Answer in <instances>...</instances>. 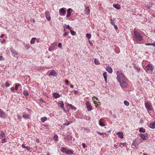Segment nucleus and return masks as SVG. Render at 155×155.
Here are the masks:
<instances>
[{"label": "nucleus", "mask_w": 155, "mask_h": 155, "mask_svg": "<svg viewBox=\"0 0 155 155\" xmlns=\"http://www.w3.org/2000/svg\"><path fill=\"white\" fill-rule=\"evenodd\" d=\"M117 79L119 82L121 87L123 88L127 87L128 84L127 82V78L120 71H118L116 72Z\"/></svg>", "instance_id": "obj_1"}, {"label": "nucleus", "mask_w": 155, "mask_h": 155, "mask_svg": "<svg viewBox=\"0 0 155 155\" xmlns=\"http://www.w3.org/2000/svg\"><path fill=\"white\" fill-rule=\"evenodd\" d=\"M134 35L133 37V39L136 41L140 42L143 40V37L142 34L139 32L135 31H134Z\"/></svg>", "instance_id": "obj_2"}, {"label": "nucleus", "mask_w": 155, "mask_h": 155, "mask_svg": "<svg viewBox=\"0 0 155 155\" xmlns=\"http://www.w3.org/2000/svg\"><path fill=\"white\" fill-rule=\"evenodd\" d=\"M61 151L63 153L70 155L73 154L74 152L73 150H69L68 148L64 147H61Z\"/></svg>", "instance_id": "obj_3"}, {"label": "nucleus", "mask_w": 155, "mask_h": 155, "mask_svg": "<svg viewBox=\"0 0 155 155\" xmlns=\"http://www.w3.org/2000/svg\"><path fill=\"white\" fill-rule=\"evenodd\" d=\"M144 69L146 71H149V72H152L154 69L152 64H149L147 65Z\"/></svg>", "instance_id": "obj_4"}, {"label": "nucleus", "mask_w": 155, "mask_h": 155, "mask_svg": "<svg viewBox=\"0 0 155 155\" xmlns=\"http://www.w3.org/2000/svg\"><path fill=\"white\" fill-rule=\"evenodd\" d=\"M145 106L148 111L152 110V106L151 103L149 102L145 103Z\"/></svg>", "instance_id": "obj_5"}, {"label": "nucleus", "mask_w": 155, "mask_h": 155, "mask_svg": "<svg viewBox=\"0 0 155 155\" xmlns=\"http://www.w3.org/2000/svg\"><path fill=\"white\" fill-rule=\"evenodd\" d=\"M7 117V114L2 109H0V118L5 119Z\"/></svg>", "instance_id": "obj_6"}, {"label": "nucleus", "mask_w": 155, "mask_h": 155, "mask_svg": "<svg viewBox=\"0 0 155 155\" xmlns=\"http://www.w3.org/2000/svg\"><path fill=\"white\" fill-rule=\"evenodd\" d=\"M86 105L87 107V110L88 111H91L92 109V106L90 103L88 101H87L86 103Z\"/></svg>", "instance_id": "obj_7"}, {"label": "nucleus", "mask_w": 155, "mask_h": 155, "mask_svg": "<svg viewBox=\"0 0 155 155\" xmlns=\"http://www.w3.org/2000/svg\"><path fill=\"white\" fill-rule=\"evenodd\" d=\"M66 9L65 8H62L59 10V13L61 15H64L66 13Z\"/></svg>", "instance_id": "obj_8"}, {"label": "nucleus", "mask_w": 155, "mask_h": 155, "mask_svg": "<svg viewBox=\"0 0 155 155\" xmlns=\"http://www.w3.org/2000/svg\"><path fill=\"white\" fill-rule=\"evenodd\" d=\"M72 12L73 10L71 8L68 9L67 11V15H66V17L68 18L70 17Z\"/></svg>", "instance_id": "obj_9"}, {"label": "nucleus", "mask_w": 155, "mask_h": 155, "mask_svg": "<svg viewBox=\"0 0 155 155\" xmlns=\"http://www.w3.org/2000/svg\"><path fill=\"white\" fill-rule=\"evenodd\" d=\"M135 142V143L137 146H138L141 143L142 141L140 139L136 138L134 140L133 142Z\"/></svg>", "instance_id": "obj_10"}, {"label": "nucleus", "mask_w": 155, "mask_h": 155, "mask_svg": "<svg viewBox=\"0 0 155 155\" xmlns=\"http://www.w3.org/2000/svg\"><path fill=\"white\" fill-rule=\"evenodd\" d=\"M45 15L47 20L48 21H50L51 20V18L49 12L48 11H45Z\"/></svg>", "instance_id": "obj_11"}, {"label": "nucleus", "mask_w": 155, "mask_h": 155, "mask_svg": "<svg viewBox=\"0 0 155 155\" xmlns=\"http://www.w3.org/2000/svg\"><path fill=\"white\" fill-rule=\"evenodd\" d=\"M10 50L13 54L14 55H18V53L13 48H11Z\"/></svg>", "instance_id": "obj_12"}, {"label": "nucleus", "mask_w": 155, "mask_h": 155, "mask_svg": "<svg viewBox=\"0 0 155 155\" xmlns=\"http://www.w3.org/2000/svg\"><path fill=\"white\" fill-rule=\"evenodd\" d=\"M139 136L143 140H146L148 138L147 136H145L144 134H140Z\"/></svg>", "instance_id": "obj_13"}, {"label": "nucleus", "mask_w": 155, "mask_h": 155, "mask_svg": "<svg viewBox=\"0 0 155 155\" xmlns=\"http://www.w3.org/2000/svg\"><path fill=\"white\" fill-rule=\"evenodd\" d=\"M135 142H133V143L132 144V148L134 150H137L138 148V146H137L135 143Z\"/></svg>", "instance_id": "obj_14"}, {"label": "nucleus", "mask_w": 155, "mask_h": 155, "mask_svg": "<svg viewBox=\"0 0 155 155\" xmlns=\"http://www.w3.org/2000/svg\"><path fill=\"white\" fill-rule=\"evenodd\" d=\"M52 94L53 96V97L56 99L58 98H59L61 97V95L57 93L54 92Z\"/></svg>", "instance_id": "obj_15"}, {"label": "nucleus", "mask_w": 155, "mask_h": 155, "mask_svg": "<svg viewBox=\"0 0 155 155\" xmlns=\"http://www.w3.org/2000/svg\"><path fill=\"white\" fill-rule=\"evenodd\" d=\"M117 135L118 136V137L121 139H122L124 137L123 134L122 132H119L117 133Z\"/></svg>", "instance_id": "obj_16"}, {"label": "nucleus", "mask_w": 155, "mask_h": 155, "mask_svg": "<svg viewBox=\"0 0 155 155\" xmlns=\"http://www.w3.org/2000/svg\"><path fill=\"white\" fill-rule=\"evenodd\" d=\"M57 75V73L53 69L50 72L49 76H56Z\"/></svg>", "instance_id": "obj_17"}, {"label": "nucleus", "mask_w": 155, "mask_h": 155, "mask_svg": "<svg viewBox=\"0 0 155 155\" xmlns=\"http://www.w3.org/2000/svg\"><path fill=\"white\" fill-rule=\"evenodd\" d=\"M106 70L110 73H111L112 72V69L110 66H107L106 67Z\"/></svg>", "instance_id": "obj_18"}, {"label": "nucleus", "mask_w": 155, "mask_h": 155, "mask_svg": "<svg viewBox=\"0 0 155 155\" xmlns=\"http://www.w3.org/2000/svg\"><path fill=\"white\" fill-rule=\"evenodd\" d=\"M149 127L154 129L155 128V121L153 122V123H150L149 125Z\"/></svg>", "instance_id": "obj_19"}, {"label": "nucleus", "mask_w": 155, "mask_h": 155, "mask_svg": "<svg viewBox=\"0 0 155 155\" xmlns=\"http://www.w3.org/2000/svg\"><path fill=\"white\" fill-rule=\"evenodd\" d=\"M113 6L117 9L119 10L120 8V6L119 4H113Z\"/></svg>", "instance_id": "obj_20"}, {"label": "nucleus", "mask_w": 155, "mask_h": 155, "mask_svg": "<svg viewBox=\"0 0 155 155\" xmlns=\"http://www.w3.org/2000/svg\"><path fill=\"white\" fill-rule=\"evenodd\" d=\"M103 76L106 82H107V74L106 72H104L103 74Z\"/></svg>", "instance_id": "obj_21"}, {"label": "nucleus", "mask_w": 155, "mask_h": 155, "mask_svg": "<svg viewBox=\"0 0 155 155\" xmlns=\"http://www.w3.org/2000/svg\"><path fill=\"white\" fill-rule=\"evenodd\" d=\"M5 137V134L3 131H1L0 134V139L4 138Z\"/></svg>", "instance_id": "obj_22"}, {"label": "nucleus", "mask_w": 155, "mask_h": 155, "mask_svg": "<svg viewBox=\"0 0 155 155\" xmlns=\"http://www.w3.org/2000/svg\"><path fill=\"white\" fill-rule=\"evenodd\" d=\"M83 117V115L81 113H78L76 115V117L77 118H82Z\"/></svg>", "instance_id": "obj_23"}, {"label": "nucleus", "mask_w": 155, "mask_h": 155, "mask_svg": "<svg viewBox=\"0 0 155 155\" xmlns=\"http://www.w3.org/2000/svg\"><path fill=\"white\" fill-rule=\"evenodd\" d=\"M85 11L86 14L88 15L90 13V9L89 7L87 6L86 8Z\"/></svg>", "instance_id": "obj_24"}, {"label": "nucleus", "mask_w": 155, "mask_h": 155, "mask_svg": "<svg viewBox=\"0 0 155 155\" xmlns=\"http://www.w3.org/2000/svg\"><path fill=\"white\" fill-rule=\"evenodd\" d=\"M37 38H32L30 41V43L31 44H34L35 43V40Z\"/></svg>", "instance_id": "obj_25"}, {"label": "nucleus", "mask_w": 155, "mask_h": 155, "mask_svg": "<svg viewBox=\"0 0 155 155\" xmlns=\"http://www.w3.org/2000/svg\"><path fill=\"white\" fill-rule=\"evenodd\" d=\"M22 116L23 118L25 119H28L30 117V115L29 114H23Z\"/></svg>", "instance_id": "obj_26"}, {"label": "nucleus", "mask_w": 155, "mask_h": 155, "mask_svg": "<svg viewBox=\"0 0 155 155\" xmlns=\"http://www.w3.org/2000/svg\"><path fill=\"white\" fill-rule=\"evenodd\" d=\"M23 95L25 96H28L29 95V94L28 93V91L26 90H24L23 92Z\"/></svg>", "instance_id": "obj_27"}, {"label": "nucleus", "mask_w": 155, "mask_h": 155, "mask_svg": "<svg viewBox=\"0 0 155 155\" xmlns=\"http://www.w3.org/2000/svg\"><path fill=\"white\" fill-rule=\"evenodd\" d=\"M68 106L69 107L71 108V109L74 110H75L76 107L73 106L71 104H68Z\"/></svg>", "instance_id": "obj_28"}, {"label": "nucleus", "mask_w": 155, "mask_h": 155, "mask_svg": "<svg viewBox=\"0 0 155 155\" xmlns=\"http://www.w3.org/2000/svg\"><path fill=\"white\" fill-rule=\"evenodd\" d=\"M139 131L140 133H145L146 132L145 130L143 127H141L139 130Z\"/></svg>", "instance_id": "obj_29"}, {"label": "nucleus", "mask_w": 155, "mask_h": 155, "mask_svg": "<svg viewBox=\"0 0 155 155\" xmlns=\"http://www.w3.org/2000/svg\"><path fill=\"white\" fill-rule=\"evenodd\" d=\"M58 104L60 105V107L61 108H63V107H64V104L62 101H60Z\"/></svg>", "instance_id": "obj_30"}, {"label": "nucleus", "mask_w": 155, "mask_h": 155, "mask_svg": "<svg viewBox=\"0 0 155 155\" xmlns=\"http://www.w3.org/2000/svg\"><path fill=\"white\" fill-rule=\"evenodd\" d=\"M47 120V118L46 117H41V120L42 122H44L45 121H46Z\"/></svg>", "instance_id": "obj_31"}, {"label": "nucleus", "mask_w": 155, "mask_h": 155, "mask_svg": "<svg viewBox=\"0 0 155 155\" xmlns=\"http://www.w3.org/2000/svg\"><path fill=\"white\" fill-rule=\"evenodd\" d=\"M120 145L119 147H120L121 148H123V147H124L126 145V143H120Z\"/></svg>", "instance_id": "obj_32"}, {"label": "nucleus", "mask_w": 155, "mask_h": 155, "mask_svg": "<svg viewBox=\"0 0 155 155\" xmlns=\"http://www.w3.org/2000/svg\"><path fill=\"white\" fill-rule=\"evenodd\" d=\"M65 139L66 140H68V141H69L71 139V137L69 135H67L65 137Z\"/></svg>", "instance_id": "obj_33"}, {"label": "nucleus", "mask_w": 155, "mask_h": 155, "mask_svg": "<svg viewBox=\"0 0 155 155\" xmlns=\"http://www.w3.org/2000/svg\"><path fill=\"white\" fill-rule=\"evenodd\" d=\"M94 62L95 64L96 65H98L100 64L99 60L96 58L94 59Z\"/></svg>", "instance_id": "obj_34"}, {"label": "nucleus", "mask_w": 155, "mask_h": 155, "mask_svg": "<svg viewBox=\"0 0 155 155\" xmlns=\"http://www.w3.org/2000/svg\"><path fill=\"white\" fill-rule=\"evenodd\" d=\"M101 119H100V120H99V125L101 126H105V125L101 121Z\"/></svg>", "instance_id": "obj_35"}, {"label": "nucleus", "mask_w": 155, "mask_h": 155, "mask_svg": "<svg viewBox=\"0 0 155 155\" xmlns=\"http://www.w3.org/2000/svg\"><path fill=\"white\" fill-rule=\"evenodd\" d=\"M21 86V85L20 84H16L15 86V89L16 90H17L18 89V87Z\"/></svg>", "instance_id": "obj_36"}, {"label": "nucleus", "mask_w": 155, "mask_h": 155, "mask_svg": "<svg viewBox=\"0 0 155 155\" xmlns=\"http://www.w3.org/2000/svg\"><path fill=\"white\" fill-rule=\"evenodd\" d=\"M134 68L136 71H137L138 72H139L140 70V68L138 67L135 66Z\"/></svg>", "instance_id": "obj_37"}, {"label": "nucleus", "mask_w": 155, "mask_h": 155, "mask_svg": "<svg viewBox=\"0 0 155 155\" xmlns=\"http://www.w3.org/2000/svg\"><path fill=\"white\" fill-rule=\"evenodd\" d=\"M124 104L126 106H128L129 105V102L126 101H124Z\"/></svg>", "instance_id": "obj_38"}, {"label": "nucleus", "mask_w": 155, "mask_h": 155, "mask_svg": "<svg viewBox=\"0 0 155 155\" xmlns=\"http://www.w3.org/2000/svg\"><path fill=\"white\" fill-rule=\"evenodd\" d=\"M86 36L88 39H89L91 37V35L90 34L87 33L86 34Z\"/></svg>", "instance_id": "obj_39"}, {"label": "nucleus", "mask_w": 155, "mask_h": 155, "mask_svg": "<svg viewBox=\"0 0 155 155\" xmlns=\"http://www.w3.org/2000/svg\"><path fill=\"white\" fill-rule=\"evenodd\" d=\"M70 31L72 35H75L76 33L74 31L71 30Z\"/></svg>", "instance_id": "obj_40"}, {"label": "nucleus", "mask_w": 155, "mask_h": 155, "mask_svg": "<svg viewBox=\"0 0 155 155\" xmlns=\"http://www.w3.org/2000/svg\"><path fill=\"white\" fill-rule=\"evenodd\" d=\"M58 136L57 135H55L54 136V139L56 141H57L58 140Z\"/></svg>", "instance_id": "obj_41"}, {"label": "nucleus", "mask_w": 155, "mask_h": 155, "mask_svg": "<svg viewBox=\"0 0 155 155\" xmlns=\"http://www.w3.org/2000/svg\"><path fill=\"white\" fill-rule=\"evenodd\" d=\"M110 23L112 25H114L115 24H114V20H112V19L111 18H110Z\"/></svg>", "instance_id": "obj_42"}, {"label": "nucleus", "mask_w": 155, "mask_h": 155, "mask_svg": "<svg viewBox=\"0 0 155 155\" xmlns=\"http://www.w3.org/2000/svg\"><path fill=\"white\" fill-rule=\"evenodd\" d=\"M7 141V140L6 138H4L3 139H2V143H3Z\"/></svg>", "instance_id": "obj_43"}, {"label": "nucleus", "mask_w": 155, "mask_h": 155, "mask_svg": "<svg viewBox=\"0 0 155 155\" xmlns=\"http://www.w3.org/2000/svg\"><path fill=\"white\" fill-rule=\"evenodd\" d=\"M5 39H2L0 38V42L2 43H4L5 41Z\"/></svg>", "instance_id": "obj_44"}, {"label": "nucleus", "mask_w": 155, "mask_h": 155, "mask_svg": "<svg viewBox=\"0 0 155 155\" xmlns=\"http://www.w3.org/2000/svg\"><path fill=\"white\" fill-rule=\"evenodd\" d=\"M82 146L83 147L84 149L87 147L84 143H82Z\"/></svg>", "instance_id": "obj_45"}, {"label": "nucleus", "mask_w": 155, "mask_h": 155, "mask_svg": "<svg viewBox=\"0 0 155 155\" xmlns=\"http://www.w3.org/2000/svg\"><path fill=\"white\" fill-rule=\"evenodd\" d=\"M17 118L19 120H20L22 118L19 115H17Z\"/></svg>", "instance_id": "obj_46"}, {"label": "nucleus", "mask_w": 155, "mask_h": 155, "mask_svg": "<svg viewBox=\"0 0 155 155\" xmlns=\"http://www.w3.org/2000/svg\"><path fill=\"white\" fill-rule=\"evenodd\" d=\"M5 86L6 87H8L9 86V84L8 83V82H6L5 85Z\"/></svg>", "instance_id": "obj_47"}, {"label": "nucleus", "mask_w": 155, "mask_h": 155, "mask_svg": "<svg viewBox=\"0 0 155 155\" xmlns=\"http://www.w3.org/2000/svg\"><path fill=\"white\" fill-rule=\"evenodd\" d=\"M11 91H12V92H15V88L14 87H12L11 88Z\"/></svg>", "instance_id": "obj_48"}, {"label": "nucleus", "mask_w": 155, "mask_h": 155, "mask_svg": "<svg viewBox=\"0 0 155 155\" xmlns=\"http://www.w3.org/2000/svg\"><path fill=\"white\" fill-rule=\"evenodd\" d=\"M152 3H149V4L147 6L149 8H150L152 6Z\"/></svg>", "instance_id": "obj_49"}, {"label": "nucleus", "mask_w": 155, "mask_h": 155, "mask_svg": "<svg viewBox=\"0 0 155 155\" xmlns=\"http://www.w3.org/2000/svg\"><path fill=\"white\" fill-rule=\"evenodd\" d=\"M4 60V58L2 56H0V60L3 61Z\"/></svg>", "instance_id": "obj_50"}, {"label": "nucleus", "mask_w": 155, "mask_h": 155, "mask_svg": "<svg viewBox=\"0 0 155 155\" xmlns=\"http://www.w3.org/2000/svg\"><path fill=\"white\" fill-rule=\"evenodd\" d=\"M68 32H64V34L63 35L64 36H67L68 35Z\"/></svg>", "instance_id": "obj_51"}, {"label": "nucleus", "mask_w": 155, "mask_h": 155, "mask_svg": "<svg viewBox=\"0 0 155 155\" xmlns=\"http://www.w3.org/2000/svg\"><path fill=\"white\" fill-rule=\"evenodd\" d=\"M113 25L114 26L115 29L116 30H117L118 29V27H117V26L115 25Z\"/></svg>", "instance_id": "obj_52"}, {"label": "nucleus", "mask_w": 155, "mask_h": 155, "mask_svg": "<svg viewBox=\"0 0 155 155\" xmlns=\"http://www.w3.org/2000/svg\"><path fill=\"white\" fill-rule=\"evenodd\" d=\"M67 28L69 29L70 31L71 30V27L69 25L67 26Z\"/></svg>", "instance_id": "obj_53"}, {"label": "nucleus", "mask_w": 155, "mask_h": 155, "mask_svg": "<svg viewBox=\"0 0 155 155\" xmlns=\"http://www.w3.org/2000/svg\"><path fill=\"white\" fill-rule=\"evenodd\" d=\"M25 149H26L28 150L29 151L30 150V147L29 146H26Z\"/></svg>", "instance_id": "obj_54"}, {"label": "nucleus", "mask_w": 155, "mask_h": 155, "mask_svg": "<svg viewBox=\"0 0 155 155\" xmlns=\"http://www.w3.org/2000/svg\"><path fill=\"white\" fill-rule=\"evenodd\" d=\"M58 46L60 48H61V47H62V44L61 43H59L58 44Z\"/></svg>", "instance_id": "obj_55"}, {"label": "nucleus", "mask_w": 155, "mask_h": 155, "mask_svg": "<svg viewBox=\"0 0 155 155\" xmlns=\"http://www.w3.org/2000/svg\"><path fill=\"white\" fill-rule=\"evenodd\" d=\"M69 125V123H65L63 124V125L64 126H68Z\"/></svg>", "instance_id": "obj_56"}, {"label": "nucleus", "mask_w": 155, "mask_h": 155, "mask_svg": "<svg viewBox=\"0 0 155 155\" xmlns=\"http://www.w3.org/2000/svg\"><path fill=\"white\" fill-rule=\"evenodd\" d=\"M97 134H99V135H102V134H103V133H101V132H99V131H97Z\"/></svg>", "instance_id": "obj_57"}, {"label": "nucleus", "mask_w": 155, "mask_h": 155, "mask_svg": "<svg viewBox=\"0 0 155 155\" xmlns=\"http://www.w3.org/2000/svg\"><path fill=\"white\" fill-rule=\"evenodd\" d=\"M22 147L23 148H25L26 147V146H25V145L24 144H23L22 145Z\"/></svg>", "instance_id": "obj_58"}, {"label": "nucleus", "mask_w": 155, "mask_h": 155, "mask_svg": "<svg viewBox=\"0 0 155 155\" xmlns=\"http://www.w3.org/2000/svg\"><path fill=\"white\" fill-rule=\"evenodd\" d=\"M146 45H151V43H147L145 44Z\"/></svg>", "instance_id": "obj_59"}, {"label": "nucleus", "mask_w": 155, "mask_h": 155, "mask_svg": "<svg viewBox=\"0 0 155 155\" xmlns=\"http://www.w3.org/2000/svg\"><path fill=\"white\" fill-rule=\"evenodd\" d=\"M62 109H63V110L64 111V112H66V109H65V108H64V107H63V108H62Z\"/></svg>", "instance_id": "obj_60"}, {"label": "nucleus", "mask_w": 155, "mask_h": 155, "mask_svg": "<svg viewBox=\"0 0 155 155\" xmlns=\"http://www.w3.org/2000/svg\"><path fill=\"white\" fill-rule=\"evenodd\" d=\"M114 146L115 147V148H116L117 149L118 147V145H117L114 144Z\"/></svg>", "instance_id": "obj_61"}, {"label": "nucleus", "mask_w": 155, "mask_h": 155, "mask_svg": "<svg viewBox=\"0 0 155 155\" xmlns=\"http://www.w3.org/2000/svg\"><path fill=\"white\" fill-rule=\"evenodd\" d=\"M151 45L155 47V42H153V43H151Z\"/></svg>", "instance_id": "obj_62"}, {"label": "nucleus", "mask_w": 155, "mask_h": 155, "mask_svg": "<svg viewBox=\"0 0 155 155\" xmlns=\"http://www.w3.org/2000/svg\"><path fill=\"white\" fill-rule=\"evenodd\" d=\"M65 82L66 84H69V81H68V80H65Z\"/></svg>", "instance_id": "obj_63"}, {"label": "nucleus", "mask_w": 155, "mask_h": 155, "mask_svg": "<svg viewBox=\"0 0 155 155\" xmlns=\"http://www.w3.org/2000/svg\"><path fill=\"white\" fill-rule=\"evenodd\" d=\"M89 43H90V44L92 46L93 45V44L92 43V42L90 40L89 41Z\"/></svg>", "instance_id": "obj_64"}]
</instances>
